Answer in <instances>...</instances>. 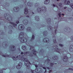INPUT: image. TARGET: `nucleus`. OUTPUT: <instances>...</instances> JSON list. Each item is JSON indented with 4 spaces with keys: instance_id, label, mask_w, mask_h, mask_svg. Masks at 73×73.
I'll return each mask as SVG.
<instances>
[{
    "instance_id": "aec40b11",
    "label": "nucleus",
    "mask_w": 73,
    "mask_h": 73,
    "mask_svg": "<svg viewBox=\"0 0 73 73\" xmlns=\"http://www.w3.org/2000/svg\"><path fill=\"white\" fill-rule=\"evenodd\" d=\"M22 48L23 50H27V46H23Z\"/></svg>"
},
{
    "instance_id": "412c9836",
    "label": "nucleus",
    "mask_w": 73,
    "mask_h": 73,
    "mask_svg": "<svg viewBox=\"0 0 73 73\" xmlns=\"http://www.w3.org/2000/svg\"><path fill=\"white\" fill-rule=\"evenodd\" d=\"M35 19L36 21H38L40 20L39 19V17L38 16L36 17Z\"/></svg>"
},
{
    "instance_id": "f257e3e1",
    "label": "nucleus",
    "mask_w": 73,
    "mask_h": 73,
    "mask_svg": "<svg viewBox=\"0 0 73 73\" xmlns=\"http://www.w3.org/2000/svg\"><path fill=\"white\" fill-rule=\"evenodd\" d=\"M19 60H21L25 61L26 62H25V66H27L26 68L27 69H29L30 68V65L29 64L31 65V63L29 61H28V59L27 58H24L20 57V58L19 59ZM29 63L28 64V63Z\"/></svg>"
},
{
    "instance_id": "de8ad7c7",
    "label": "nucleus",
    "mask_w": 73,
    "mask_h": 73,
    "mask_svg": "<svg viewBox=\"0 0 73 73\" xmlns=\"http://www.w3.org/2000/svg\"><path fill=\"white\" fill-rule=\"evenodd\" d=\"M16 23H17V24H19V21H17L16 22Z\"/></svg>"
},
{
    "instance_id": "79ce46f5",
    "label": "nucleus",
    "mask_w": 73,
    "mask_h": 73,
    "mask_svg": "<svg viewBox=\"0 0 73 73\" xmlns=\"http://www.w3.org/2000/svg\"><path fill=\"white\" fill-rule=\"evenodd\" d=\"M0 73H3V70H1L0 71Z\"/></svg>"
},
{
    "instance_id": "5fc2aeb1",
    "label": "nucleus",
    "mask_w": 73,
    "mask_h": 73,
    "mask_svg": "<svg viewBox=\"0 0 73 73\" xmlns=\"http://www.w3.org/2000/svg\"><path fill=\"white\" fill-rule=\"evenodd\" d=\"M67 7H66L64 8V9H66V8Z\"/></svg>"
},
{
    "instance_id": "774afa93",
    "label": "nucleus",
    "mask_w": 73,
    "mask_h": 73,
    "mask_svg": "<svg viewBox=\"0 0 73 73\" xmlns=\"http://www.w3.org/2000/svg\"><path fill=\"white\" fill-rule=\"evenodd\" d=\"M1 25V23L0 22V25Z\"/></svg>"
},
{
    "instance_id": "cd10ccee",
    "label": "nucleus",
    "mask_w": 73,
    "mask_h": 73,
    "mask_svg": "<svg viewBox=\"0 0 73 73\" xmlns=\"http://www.w3.org/2000/svg\"><path fill=\"white\" fill-rule=\"evenodd\" d=\"M55 48L58 50H60V49H58V46H55Z\"/></svg>"
},
{
    "instance_id": "58836bf2",
    "label": "nucleus",
    "mask_w": 73,
    "mask_h": 73,
    "mask_svg": "<svg viewBox=\"0 0 73 73\" xmlns=\"http://www.w3.org/2000/svg\"><path fill=\"white\" fill-rule=\"evenodd\" d=\"M53 65H54V64L52 63H50L51 66H52Z\"/></svg>"
},
{
    "instance_id": "0eeeda50",
    "label": "nucleus",
    "mask_w": 73,
    "mask_h": 73,
    "mask_svg": "<svg viewBox=\"0 0 73 73\" xmlns=\"http://www.w3.org/2000/svg\"><path fill=\"white\" fill-rule=\"evenodd\" d=\"M18 29L19 30H23L24 29V26L22 25H20L18 27Z\"/></svg>"
},
{
    "instance_id": "4d7b16f0",
    "label": "nucleus",
    "mask_w": 73,
    "mask_h": 73,
    "mask_svg": "<svg viewBox=\"0 0 73 73\" xmlns=\"http://www.w3.org/2000/svg\"><path fill=\"white\" fill-rule=\"evenodd\" d=\"M58 28V26H57L56 27H55V28Z\"/></svg>"
},
{
    "instance_id": "bb28decb",
    "label": "nucleus",
    "mask_w": 73,
    "mask_h": 73,
    "mask_svg": "<svg viewBox=\"0 0 73 73\" xmlns=\"http://www.w3.org/2000/svg\"><path fill=\"white\" fill-rule=\"evenodd\" d=\"M40 69V68H36V69H35V72H36V73H38V69Z\"/></svg>"
},
{
    "instance_id": "09e8293b",
    "label": "nucleus",
    "mask_w": 73,
    "mask_h": 73,
    "mask_svg": "<svg viewBox=\"0 0 73 73\" xmlns=\"http://www.w3.org/2000/svg\"><path fill=\"white\" fill-rule=\"evenodd\" d=\"M43 69H45V70H46V67H43Z\"/></svg>"
},
{
    "instance_id": "f8f14e48",
    "label": "nucleus",
    "mask_w": 73,
    "mask_h": 73,
    "mask_svg": "<svg viewBox=\"0 0 73 73\" xmlns=\"http://www.w3.org/2000/svg\"><path fill=\"white\" fill-rule=\"evenodd\" d=\"M19 11V8L18 7H17L16 8H14V11L16 12H17Z\"/></svg>"
},
{
    "instance_id": "603ef678",
    "label": "nucleus",
    "mask_w": 73,
    "mask_h": 73,
    "mask_svg": "<svg viewBox=\"0 0 73 73\" xmlns=\"http://www.w3.org/2000/svg\"><path fill=\"white\" fill-rule=\"evenodd\" d=\"M24 54V53H23V52H22L21 53V54Z\"/></svg>"
},
{
    "instance_id": "864d4df0",
    "label": "nucleus",
    "mask_w": 73,
    "mask_h": 73,
    "mask_svg": "<svg viewBox=\"0 0 73 73\" xmlns=\"http://www.w3.org/2000/svg\"><path fill=\"white\" fill-rule=\"evenodd\" d=\"M66 3V0H65L64 1V3Z\"/></svg>"
},
{
    "instance_id": "ea45409f",
    "label": "nucleus",
    "mask_w": 73,
    "mask_h": 73,
    "mask_svg": "<svg viewBox=\"0 0 73 73\" xmlns=\"http://www.w3.org/2000/svg\"><path fill=\"white\" fill-rule=\"evenodd\" d=\"M31 72L32 73H34V72H35V70H31Z\"/></svg>"
},
{
    "instance_id": "4be33fe9",
    "label": "nucleus",
    "mask_w": 73,
    "mask_h": 73,
    "mask_svg": "<svg viewBox=\"0 0 73 73\" xmlns=\"http://www.w3.org/2000/svg\"><path fill=\"white\" fill-rule=\"evenodd\" d=\"M52 58V59H54V60H57V59H58V57H57V56H55V57H53Z\"/></svg>"
},
{
    "instance_id": "37998d69",
    "label": "nucleus",
    "mask_w": 73,
    "mask_h": 73,
    "mask_svg": "<svg viewBox=\"0 0 73 73\" xmlns=\"http://www.w3.org/2000/svg\"><path fill=\"white\" fill-rule=\"evenodd\" d=\"M29 56H30V57H32L33 55L32 54H30Z\"/></svg>"
},
{
    "instance_id": "7ed1b4c3",
    "label": "nucleus",
    "mask_w": 73,
    "mask_h": 73,
    "mask_svg": "<svg viewBox=\"0 0 73 73\" xmlns=\"http://www.w3.org/2000/svg\"><path fill=\"white\" fill-rule=\"evenodd\" d=\"M46 8L45 6H43L41 8L40 7H39L38 8L37 11L38 13H41V12H46Z\"/></svg>"
},
{
    "instance_id": "4468645a",
    "label": "nucleus",
    "mask_w": 73,
    "mask_h": 73,
    "mask_svg": "<svg viewBox=\"0 0 73 73\" xmlns=\"http://www.w3.org/2000/svg\"><path fill=\"white\" fill-rule=\"evenodd\" d=\"M50 20H51V19L50 18L47 19V22L48 24H50Z\"/></svg>"
},
{
    "instance_id": "680f3d73",
    "label": "nucleus",
    "mask_w": 73,
    "mask_h": 73,
    "mask_svg": "<svg viewBox=\"0 0 73 73\" xmlns=\"http://www.w3.org/2000/svg\"><path fill=\"white\" fill-rule=\"evenodd\" d=\"M0 54L1 55V56H2V55H1V53H0Z\"/></svg>"
},
{
    "instance_id": "6e6552de",
    "label": "nucleus",
    "mask_w": 73,
    "mask_h": 73,
    "mask_svg": "<svg viewBox=\"0 0 73 73\" xmlns=\"http://www.w3.org/2000/svg\"><path fill=\"white\" fill-rule=\"evenodd\" d=\"M10 48L11 49V51H15L16 50V48L13 45H11V46H10Z\"/></svg>"
},
{
    "instance_id": "5701e85b",
    "label": "nucleus",
    "mask_w": 73,
    "mask_h": 73,
    "mask_svg": "<svg viewBox=\"0 0 73 73\" xmlns=\"http://www.w3.org/2000/svg\"><path fill=\"white\" fill-rule=\"evenodd\" d=\"M48 29L49 30H50V29H52V26H48Z\"/></svg>"
},
{
    "instance_id": "2eb2a0df",
    "label": "nucleus",
    "mask_w": 73,
    "mask_h": 73,
    "mask_svg": "<svg viewBox=\"0 0 73 73\" xmlns=\"http://www.w3.org/2000/svg\"><path fill=\"white\" fill-rule=\"evenodd\" d=\"M50 2V0H46L44 2V4H49Z\"/></svg>"
},
{
    "instance_id": "13d9d810",
    "label": "nucleus",
    "mask_w": 73,
    "mask_h": 73,
    "mask_svg": "<svg viewBox=\"0 0 73 73\" xmlns=\"http://www.w3.org/2000/svg\"><path fill=\"white\" fill-rule=\"evenodd\" d=\"M27 17H29V16H28V15L27 16Z\"/></svg>"
},
{
    "instance_id": "473e14b6",
    "label": "nucleus",
    "mask_w": 73,
    "mask_h": 73,
    "mask_svg": "<svg viewBox=\"0 0 73 73\" xmlns=\"http://www.w3.org/2000/svg\"><path fill=\"white\" fill-rule=\"evenodd\" d=\"M70 7H72V8L73 9V4H71L70 5Z\"/></svg>"
},
{
    "instance_id": "b1692460",
    "label": "nucleus",
    "mask_w": 73,
    "mask_h": 73,
    "mask_svg": "<svg viewBox=\"0 0 73 73\" xmlns=\"http://www.w3.org/2000/svg\"><path fill=\"white\" fill-rule=\"evenodd\" d=\"M31 27H29L27 29V30L28 31H31Z\"/></svg>"
},
{
    "instance_id": "9b49d317",
    "label": "nucleus",
    "mask_w": 73,
    "mask_h": 73,
    "mask_svg": "<svg viewBox=\"0 0 73 73\" xmlns=\"http://www.w3.org/2000/svg\"><path fill=\"white\" fill-rule=\"evenodd\" d=\"M23 22L24 25H27V24H28V20L26 19H25V20H23Z\"/></svg>"
},
{
    "instance_id": "6e6d98bb",
    "label": "nucleus",
    "mask_w": 73,
    "mask_h": 73,
    "mask_svg": "<svg viewBox=\"0 0 73 73\" xmlns=\"http://www.w3.org/2000/svg\"><path fill=\"white\" fill-rule=\"evenodd\" d=\"M62 15L63 16H64V14H62Z\"/></svg>"
},
{
    "instance_id": "49530a36",
    "label": "nucleus",
    "mask_w": 73,
    "mask_h": 73,
    "mask_svg": "<svg viewBox=\"0 0 73 73\" xmlns=\"http://www.w3.org/2000/svg\"><path fill=\"white\" fill-rule=\"evenodd\" d=\"M46 68H47V69H49H49H50V68H49V67H46Z\"/></svg>"
},
{
    "instance_id": "a19ab883",
    "label": "nucleus",
    "mask_w": 73,
    "mask_h": 73,
    "mask_svg": "<svg viewBox=\"0 0 73 73\" xmlns=\"http://www.w3.org/2000/svg\"><path fill=\"white\" fill-rule=\"evenodd\" d=\"M57 32V30L56 29L55 30V34H56Z\"/></svg>"
},
{
    "instance_id": "9d476101",
    "label": "nucleus",
    "mask_w": 73,
    "mask_h": 73,
    "mask_svg": "<svg viewBox=\"0 0 73 73\" xmlns=\"http://www.w3.org/2000/svg\"><path fill=\"white\" fill-rule=\"evenodd\" d=\"M43 41L44 42H47V43H48V42H49V39L48 38H45L44 39Z\"/></svg>"
},
{
    "instance_id": "c85d7f7f",
    "label": "nucleus",
    "mask_w": 73,
    "mask_h": 73,
    "mask_svg": "<svg viewBox=\"0 0 73 73\" xmlns=\"http://www.w3.org/2000/svg\"><path fill=\"white\" fill-rule=\"evenodd\" d=\"M35 39V36L34 35H33L32 36V38H31V40H34Z\"/></svg>"
},
{
    "instance_id": "423d86ee",
    "label": "nucleus",
    "mask_w": 73,
    "mask_h": 73,
    "mask_svg": "<svg viewBox=\"0 0 73 73\" xmlns=\"http://www.w3.org/2000/svg\"><path fill=\"white\" fill-rule=\"evenodd\" d=\"M10 24H11V25H10L9 26V28L10 29H12V28H13V27H17V24H15L13 23L10 22Z\"/></svg>"
},
{
    "instance_id": "69168bd1",
    "label": "nucleus",
    "mask_w": 73,
    "mask_h": 73,
    "mask_svg": "<svg viewBox=\"0 0 73 73\" xmlns=\"http://www.w3.org/2000/svg\"><path fill=\"white\" fill-rule=\"evenodd\" d=\"M66 32H68L67 31H66Z\"/></svg>"
},
{
    "instance_id": "8fccbe9b",
    "label": "nucleus",
    "mask_w": 73,
    "mask_h": 73,
    "mask_svg": "<svg viewBox=\"0 0 73 73\" xmlns=\"http://www.w3.org/2000/svg\"><path fill=\"white\" fill-rule=\"evenodd\" d=\"M53 7H57V6L55 4H53Z\"/></svg>"
},
{
    "instance_id": "4c0bfd02",
    "label": "nucleus",
    "mask_w": 73,
    "mask_h": 73,
    "mask_svg": "<svg viewBox=\"0 0 73 73\" xmlns=\"http://www.w3.org/2000/svg\"><path fill=\"white\" fill-rule=\"evenodd\" d=\"M71 40L73 41V36H72L71 38Z\"/></svg>"
},
{
    "instance_id": "20e7f679",
    "label": "nucleus",
    "mask_w": 73,
    "mask_h": 73,
    "mask_svg": "<svg viewBox=\"0 0 73 73\" xmlns=\"http://www.w3.org/2000/svg\"><path fill=\"white\" fill-rule=\"evenodd\" d=\"M4 17L6 20H7L8 21H12V18L11 15L7 13H5L4 15Z\"/></svg>"
},
{
    "instance_id": "6ab92c4d",
    "label": "nucleus",
    "mask_w": 73,
    "mask_h": 73,
    "mask_svg": "<svg viewBox=\"0 0 73 73\" xmlns=\"http://www.w3.org/2000/svg\"><path fill=\"white\" fill-rule=\"evenodd\" d=\"M70 51H73V46L72 45H71L70 46Z\"/></svg>"
},
{
    "instance_id": "e2e57ef3",
    "label": "nucleus",
    "mask_w": 73,
    "mask_h": 73,
    "mask_svg": "<svg viewBox=\"0 0 73 73\" xmlns=\"http://www.w3.org/2000/svg\"><path fill=\"white\" fill-rule=\"evenodd\" d=\"M46 72V70H45V72H44V73H45Z\"/></svg>"
},
{
    "instance_id": "a878e982",
    "label": "nucleus",
    "mask_w": 73,
    "mask_h": 73,
    "mask_svg": "<svg viewBox=\"0 0 73 73\" xmlns=\"http://www.w3.org/2000/svg\"><path fill=\"white\" fill-rule=\"evenodd\" d=\"M19 57V56H17L16 58L14 57H13V60H17V59H16V58H18Z\"/></svg>"
},
{
    "instance_id": "ddd939ff",
    "label": "nucleus",
    "mask_w": 73,
    "mask_h": 73,
    "mask_svg": "<svg viewBox=\"0 0 73 73\" xmlns=\"http://www.w3.org/2000/svg\"><path fill=\"white\" fill-rule=\"evenodd\" d=\"M68 58L66 56H65L63 60V61L64 62H66L67 61V60H68Z\"/></svg>"
},
{
    "instance_id": "bf43d9fd",
    "label": "nucleus",
    "mask_w": 73,
    "mask_h": 73,
    "mask_svg": "<svg viewBox=\"0 0 73 73\" xmlns=\"http://www.w3.org/2000/svg\"><path fill=\"white\" fill-rule=\"evenodd\" d=\"M52 72V70H50V72Z\"/></svg>"
},
{
    "instance_id": "338daca9",
    "label": "nucleus",
    "mask_w": 73,
    "mask_h": 73,
    "mask_svg": "<svg viewBox=\"0 0 73 73\" xmlns=\"http://www.w3.org/2000/svg\"><path fill=\"white\" fill-rule=\"evenodd\" d=\"M1 33V32L0 31V33Z\"/></svg>"
},
{
    "instance_id": "0e129e2a",
    "label": "nucleus",
    "mask_w": 73,
    "mask_h": 73,
    "mask_svg": "<svg viewBox=\"0 0 73 73\" xmlns=\"http://www.w3.org/2000/svg\"><path fill=\"white\" fill-rule=\"evenodd\" d=\"M59 0H57V1H59Z\"/></svg>"
},
{
    "instance_id": "72a5a7b5",
    "label": "nucleus",
    "mask_w": 73,
    "mask_h": 73,
    "mask_svg": "<svg viewBox=\"0 0 73 73\" xmlns=\"http://www.w3.org/2000/svg\"><path fill=\"white\" fill-rule=\"evenodd\" d=\"M59 46H61V47H62V46H64L62 44H59Z\"/></svg>"
},
{
    "instance_id": "052dcab7",
    "label": "nucleus",
    "mask_w": 73,
    "mask_h": 73,
    "mask_svg": "<svg viewBox=\"0 0 73 73\" xmlns=\"http://www.w3.org/2000/svg\"><path fill=\"white\" fill-rule=\"evenodd\" d=\"M36 68H37V66L35 65Z\"/></svg>"
},
{
    "instance_id": "f704fd0d",
    "label": "nucleus",
    "mask_w": 73,
    "mask_h": 73,
    "mask_svg": "<svg viewBox=\"0 0 73 73\" xmlns=\"http://www.w3.org/2000/svg\"><path fill=\"white\" fill-rule=\"evenodd\" d=\"M17 73H23V71H19Z\"/></svg>"
},
{
    "instance_id": "3c124183",
    "label": "nucleus",
    "mask_w": 73,
    "mask_h": 73,
    "mask_svg": "<svg viewBox=\"0 0 73 73\" xmlns=\"http://www.w3.org/2000/svg\"><path fill=\"white\" fill-rule=\"evenodd\" d=\"M29 46H30V45H29ZM30 46L31 47L30 49L32 48V46Z\"/></svg>"
},
{
    "instance_id": "f3484780",
    "label": "nucleus",
    "mask_w": 73,
    "mask_h": 73,
    "mask_svg": "<svg viewBox=\"0 0 73 73\" xmlns=\"http://www.w3.org/2000/svg\"><path fill=\"white\" fill-rule=\"evenodd\" d=\"M43 35L44 36H45L48 35V32L47 31H45L43 33Z\"/></svg>"
},
{
    "instance_id": "c03bdc74",
    "label": "nucleus",
    "mask_w": 73,
    "mask_h": 73,
    "mask_svg": "<svg viewBox=\"0 0 73 73\" xmlns=\"http://www.w3.org/2000/svg\"><path fill=\"white\" fill-rule=\"evenodd\" d=\"M69 70H73V68H68Z\"/></svg>"
},
{
    "instance_id": "39448f33",
    "label": "nucleus",
    "mask_w": 73,
    "mask_h": 73,
    "mask_svg": "<svg viewBox=\"0 0 73 73\" xmlns=\"http://www.w3.org/2000/svg\"><path fill=\"white\" fill-rule=\"evenodd\" d=\"M36 53H37V52H36V50H33L32 52H31V53L30 52H25L24 53V54H34V55H35V56H36Z\"/></svg>"
},
{
    "instance_id": "2f4dec72",
    "label": "nucleus",
    "mask_w": 73,
    "mask_h": 73,
    "mask_svg": "<svg viewBox=\"0 0 73 73\" xmlns=\"http://www.w3.org/2000/svg\"><path fill=\"white\" fill-rule=\"evenodd\" d=\"M67 4L68 5H69L70 4V1H68L67 2Z\"/></svg>"
},
{
    "instance_id": "1a4fd4ad",
    "label": "nucleus",
    "mask_w": 73,
    "mask_h": 73,
    "mask_svg": "<svg viewBox=\"0 0 73 73\" xmlns=\"http://www.w3.org/2000/svg\"><path fill=\"white\" fill-rule=\"evenodd\" d=\"M22 67V63H19L18 65L17 66V68L18 69H19Z\"/></svg>"
},
{
    "instance_id": "c9c22d12",
    "label": "nucleus",
    "mask_w": 73,
    "mask_h": 73,
    "mask_svg": "<svg viewBox=\"0 0 73 73\" xmlns=\"http://www.w3.org/2000/svg\"><path fill=\"white\" fill-rule=\"evenodd\" d=\"M39 5V4H38V3H36L35 5V6H38V5Z\"/></svg>"
},
{
    "instance_id": "f03ea898",
    "label": "nucleus",
    "mask_w": 73,
    "mask_h": 73,
    "mask_svg": "<svg viewBox=\"0 0 73 73\" xmlns=\"http://www.w3.org/2000/svg\"><path fill=\"white\" fill-rule=\"evenodd\" d=\"M24 36V34L23 32H21L19 33V38H21V42H26L27 41V39L25 38H23Z\"/></svg>"
},
{
    "instance_id": "7c9ffc66",
    "label": "nucleus",
    "mask_w": 73,
    "mask_h": 73,
    "mask_svg": "<svg viewBox=\"0 0 73 73\" xmlns=\"http://www.w3.org/2000/svg\"><path fill=\"white\" fill-rule=\"evenodd\" d=\"M2 56H3V57H7H7H9V56L8 55H6V56L3 55H2Z\"/></svg>"
},
{
    "instance_id": "c756f323",
    "label": "nucleus",
    "mask_w": 73,
    "mask_h": 73,
    "mask_svg": "<svg viewBox=\"0 0 73 73\" xmlns=\"http://www.w3.org/2000/svg\"><path fill=\"white\" fill-rule=\"evenodd\" d=\"M59 6L60 7H61L62 6V4L61 3H60L59 5Z\"/></svg>"
},
{
    "instance_id": "dca6fc26",
    "label": "nucleus",
    "mask_w": 73,
    "mask_h": 73,
    "mask_svg": "<svg viewBox=\"0 0 73 73\" xmlns=\"http://www.w3.org/2000/svg\"><path fill=\"white\" fill-rule=\"evenodd\" d=\"M27 5L29 6V7H32L33 5V3H30L29 2L27 3Z\"/></svg>"
},
{
    "instance_id": "393cba45",
    "label": "nucleus",
    "mask_w": 73,
    "mask_h": 73,
    "mask_svg": "<svg viewBox=\"0 0 73 73\" xmlns=\"http://www.w3.org/2000/svg\"><path fill=\"white\" fill-rule=\"evenodd\" d=\"M46 61L47 62V64H49V62H50V60L49 59H47L46 60Z\"/></svg>"
},
{
    "instance_id": "e433bc0d",
    "label": "nucleus",
    "mask_w": 73,
    "mask_h": 73,
    "mask_svg": "<svg viewBox=\"0 0 73 73\" xmlns=\"http://www.w3.org/2000/svg\"><path fill=\"white\" fill-rule=\"evenodd\" d=\"M53 42L55 43H56V42L57 41H56V39H54L53 40Z\"/></svg>"
},
{
    "instance_id": "a18cd8bd",
    "label": "nucleus",
    "mask_w": 73,
    "mask_h": 73,
    "mask_svg": "<svg viewBox=\"0 0 73 73\" xmlns=\"http://www.w3.org/2000/svg\"><path fill=\"white\" fill-rule=\"evenodd\" d=\"M58 15H59V17H61V13H59Z\"/></svg>"
},
{
    "instance_id": "a211bd4d",
    "label": "nucleus",
    "mask_w": 73,
    "mask_h": 73,
    "mask_svg": "<svg viewBox=\"0 0 73 73\" xmlns=\"http://www.w3.org/2000/svg\"><path fill=\"white\" fill-rule=\"evenodd\" d=\"M25 13V14H27L28 13V11L27 8H25L24 9Z\"/></svg>"
}]
</instances>
